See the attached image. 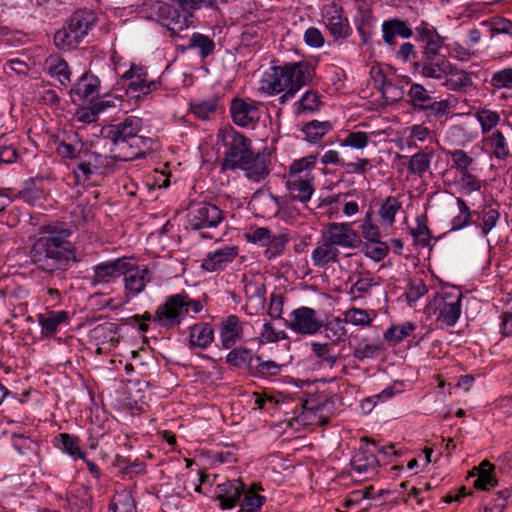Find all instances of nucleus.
<instances>
[{
	"label": "nucleus",
	"instance_id": "49530a36",
	"mask_svg": "<svg viewBox=\"0 0 512 512\" xmlns=\"http://www.w3.org/2000/svg\"><path fill=\"white\" fill-rule=\"evenodd\" d=\"M281 372V365L272 360L263 361L259 356V360H255L251 366L250 375L254 377L268 378L276 376Z\"/></svg>",
	"mask_w": 512,
	"mask_h": 512
},
{
	"label": "nucleus",
	"instance_id": "2eb2a0df",
	"mask_svg": "<svg viewBox=\"0 0 512 512\" xmlns=\"http://www.w3.org/2000/svg\"><path fill=\"white\" fill-rule=\"evenodd\" d=\"M125 265H127L126 258L99 263L93 267L91 285L96 287L114 282L122 276L123 271H125Z\"/></svg>",
	"mask_w": 512,
	"mask_h": 512
},
{
	"label": "nucleus",
	"instance_id": "9b49d317",
	"mask_svg": "<svg viewBox=\"0 0 512 512\" xmlns=\"http://www.w3.org/2000/svg\"><path fill=\"white\" fill-rule=\"evenodd\" d=\"M113 147L110 152L120 161H131L152 150V140L146 137H132L127 140H119L112 143Z\"/></svg>",
	"mask_w": 512,
	"mask_h": 512
},
{
	"label": "nucleus",
	"instance_id": "ea45409f",
	"mask_svg": "<svg viewBox=\"0 0 512 512\" xmlns=\"http://www.w3.org/2000/svg\"><path fill=\"white\" fill-rule=\"evenodd\" d=\"M295 105V112L297 115H308L317 112L320 109L322 102L317 92L307 91L295 103Z\"/></svg>",
	"mask_w": 512,
	"mask_h": 512
},
{
	"label": "nucleus",
	"instance_id": "680f3d73",
	"mask_svg": "<svg viewBox=\"0 0 512 512\" xmlns=\"http://www.w3.org/2000/svg\"><path fill=\"white\" fill-rule=\"evenodd\" d=\"M369 141L368 133L364 131L350 132L348 135L340 140L342 147H352L355 149H363L367 146Z\"/></svg>",
	"mask_w": 512,
	"mask_h": 512
},
{
	"label": "nucleus",
	"instance_id": "0e129e2a",
	"mask_svg": "<svg viewBox=\"0 0 512 512\" xmlns=\"http://www.w3.org/2000/svg\"><path fill=\"white\" fill-rule=\"evenodd\" d=\"M259 338L262 343H273L286 339L287 335L283 330H276L270 322H265Z\"/></svg>",
	"mask_w": 512,
	"mask_h": 512
},
{
	"label": "nucleus",
	"instance_id": "69168bd1",
	"mask_svg": "<svg viewBox=\"0 0 512 512\" xmlns=\"http://www.w3.org/2000/svg\"><path fill=\"white\" fill-rule=\"evenodd\" d=\"M364 253L367 257L375 260L381 261L388 254V246L386 243L381 241H373L369 242L364 247Z\"/></svg>",
	"mask_w": 512,
	"mask_h": 512
},
{
	"label": "nucleus",
	"instance_id": "f704fd0d",
	"mask_svg": "<svg viewBox=\"0 0 512 512\" xmlns=\"http://www.w3.org/2000/svg\"><path fill=\"white\" fill-rule=\"evenodd\" d=\"M351 466L358 474L369 473L375 471L378 460L372 452L360 449L353 455Z\"/></svg>",
	"mask_w": 512,
	"mask_h": 512
},
{
	"label": "nucleus",
	"instance_id": "de8ad7c7",
	"mask_svg": "<svg viewBox=\"0 0 512 512\" xmlns=\"http://www.w3.org/2000/svg\"><path fill=\"white\" fill-rule=\"evenodd\" d=\"M218 98L213 96L208 99L197 101L191 104V111L193 114L201 119L208 120L215 114L218 106Z\"/></svg>",
	"mask_w": 512,
	"mask_h": 512
},
{
	"label": "nucleus",
	"instance_id": "09e8293b",
	"mask_svg": "<svg viewBox=\"0 0 512 512\" xmlns=\"http://www.w3.org/2000/svg\"><path fill=\"white\" fill-rule=\"evenodd\" d=\"M110 510L112 512H137L134 499L130 492L122 490L114 495Z\"/></svg>",
	"mask_w": 512,
	"mask_h": 512
},
{
	"label": "nucleus",
	"instance_id": "ddd939ff",
	"mask_svg": "<svg viewBox=\"0 0 512 512\" xmlns=\"http://www.w3.org/2000/svg\"><path fill=\"white\" fill-rule=\"evenodd\" d=\"M322 236L334 247L355 248L360 243V237L350 223H330Z\"/></svg>",
	"mask_w": 512,
	"mask_h": 512
},
{
	"label": "nucleus",
	"instance_id": "a18cd8bd",
	"mask_svg": "<svg viewBox=\"0 0 512 512\" xmlns=\"http://www.w3.org/2000/svg\"><path fill=\"white\" fill-rule=\"evenodd\" d=\"M432 157V152H427L424 150L417 152L410 158L408 164L409 172L422 177L424 173L429 170Z\"/></svg>",
	"mask_w": 512,
	"mask_h": 512
},
{
	"label": "nucleus",
	"instance_id": "f257e3e1",
	"mask_svg": "<svg viewBox=\"0 0 512 512\" xmlns=\"http://www.w3.org/2000/svg\"><path fill=\"white\" fill-rule=\"evenodd\" d=\"M70 236L71 231L64 223L41 225L28 251L30 262L52 276L54 286L63 284L65 272L78 261Z\"/></svg>",
	"mask_w": 512,
	"mask_h": 512
},
{
	"label": "nucleus",
	"instance_id": "c03bdc74",
	"mask_svg": "<svg viewBox=\"0 0 512 512\" xmlns=\"http://www.w3.org/2000/svg\"><path fill=\"white\" fill-rule=\"evenodd\" d=\"M86 158L91 162V166L99 175H104L114 169L115 157L114 154L111 156L101 155L96 152H84Z\"/></svg>",
	"mask_w": 512,
	"mask_h": 512
},
{
	"label": "nucleus",
	"instance_id": "6e6552de",
	"mask_svg": "<svg viewBox=\"0 0 512 512\" xmlns=\"http://www.w3.org/2000/svg\"><path fill=\"white\" fill-rule=\"evenodd\" d=\"M147 71L143 67L131 65L130 68L122 74V79L127 80V94L137 101L144 100L152 91L157 90L159 82L147 79Z\"/></svg>",
	"mask_w": 512,
	"mask_h": 512
},
{
	"label": "nucleus",
	"instance_id": "a878e982",
	"mask_svg": "<svg viewBox=\"0 0 512 512\" xmlns=\"http://www.w3.org/2000/svg\"><path fill=\"white\" fill-rule=\"evenodd\" d=\"M315 177L287 178L286 186L293 200L302 203L309 201L314 193Z\"/></svg>",
	"mask_w": 512,
	"mask_h": 512
},
{
	"label": "nucleus",
	"instance_id": "4be33fe9",
	"mask_svg": "<svg viewBox=\"0 0 512 512\" xmlns=\"http://www.w3.org/2000/svg\"><path fill=\"white\" fill-rule=\"evenodd\" d=\"M339 253V249L322 236L312 251L311 259L315 267L326 268L329 264L338 262Z\"/></svg>",
	"mask_w": 512,
	"mask_h": 512
},
{
	"label": "nucleus",
	"instance_id": "c85d7f7f",
	"mask_svg": "<svg viewBox=\"0 0 512 512\" xmlns=\"http://www.w3.org/2000/svg\"><path fill=\"white\" fill-rule=\"evenodd\" d=\"M473 83L470 73L450 63V71L447 73L442 85L452 91H461Z\"/></svg>",
	"mask_w": 512,
	"mask_h": 512
},
{
	"label": "nucleus",
	"instance_id": "423d86ee",
	"mask_svg": "<svg viewBox=\"0 0 512 512\" xmlns=\"http://www.w3.org/2000/svg\"><path fill=\"white\" fill-rule=\"evenodd\" d=\"M462 292L458 289L442 291L425 307V313L434 319L438 328L454 326L461 315Z\"/></svg>",
	"mask_w": 512,
	"mask_h": 512
},
{
	"label": "nucleus",
	"instance_id": "aec40b11",
	"mask_svg": "<svg viewBox=\"0 0 512 512\" xmlns=\"http://www.w3.org/2000/svg\"><path fill=\"white\" fill-rule=\"evenodd\" d=\"M142 119L136 116H129L122 122L113 125L107 132V138L115 143L119 140H127L132 137H140L138 132L142 129Z\"/></svg>",
	"mask_w": 512,
	"mask_h": 512
},
{
	"label": "nucleus",
	"instance_id": "6ab92c4d",
	"mask_svg": "<svg viewBox=\"0 0 512 512\" xmlns=\"http://www.w3.org/2000/svg\"><path fill=\"white\" fill-rule=\"evenodd\" d=\"M100 80L93 74L84 73L70 90L73 103H81L98 94Z\"/></svg>",
	"mask_w": 512,
	"mask_h": 512
},
{
	"label": "nucleus",
	"instance_id": "774afa93",
	"mask_svg": "<svg viewBox=\"0 0 512 512\" xmlns=\"http://www.w3.org/2000/svg\"><path fill=\"white\" fill-rule=\"evenodd\" d=\"M499 212L497 209L488 208L482 211L481 231L486 236L497 224L499 220Z\"/></svg>",
	"mask_w": 512,
	"mask_h": 512
},
{
	"label": "nucleus",
	"instance_id": "9d476101",
	"mask_svg": "<svg viewBox=\"0 0 512 512\" xmlns=\"http://www.w3.org/2000/svg\"><path fill=\"white\" fill-rule=\"evenodd\" d=\"M322 21L334 40L346 39L351 34L349 20L342 6L332 2L323 6Z\"/></svg>",
	"mask_w": 512,
	"mask_h": 512
},
{
	"label": "nucleus",
	"instance_id": "b1692460",
	"mask_svg": "<svg viewBox=\"0 0 512 512\" xmlns=\"http://www.w3.org/2000/svg\"><path fill=\"white\" fill-rule=\"evenodd\" d=\"M242 336L243 327L237 316L231 315L221 324L220 340L223 348H232L242 339Z\"/></svg>",
	"mask_w": 512,
	"mask_h": 512
},
{
	"label": "nucleus",
	"instance_id": "37998d69",
	"mask_svg": "<svg viewBox=\"0 0 512 512\" xmlns=\"http://www.w3.org/2000/svg\"><path fill=\"white\" fill-rule=\"evenodd\" d=\"M407 96L409 98L410 105L414 108V110L418 111H423L432 99L426 88L418 83L411 85Z\"/></svg>",
	"mask_w": 512,
	"mask_h": 512
},
{
	"label": "nucleus",
	"instance_id": "603ef678",
	"mask_svg": "<svg viewBox=\"0 0 512 512\" xmlns=\"http://www.w3.org/2000/svg\"><path fill=\"white\" fill-rule=\"evenodd\" d=\"M401 207L402 204L396 197H387L379 209V215L383 222L392 225L395 222V215Z\"/></svg>",
	"mask_w": 512,
	"mask_h": 512
},
{
	"label": "nucleus",
	"instance_id": "0eeeda50",
	"mask_svg": "<svg viewBox=\"0 0 512 512\" xmlns=\"http://www.w3.org/2000/svg\"><path fill=\"white\" fill-rule=\"evenodd\" d=\"M188 225L193 230L217 227L224 219L223 211L213 203L191 204L188 212Z\"/></svg>",
	"mask_w": 512,
	"mask_h": 512
},
{
	"label": "nucleus",
	"instance_id": "3c124183",
	"mask_svg": "<svg viewBox=\"0 0 512 512\" xmlns=\"http://www.w3.org/2000/svg\"><path fill=\"white\" fill-rule=\"evenodd\" d=\"M415 330V325L411 322H404L402 324L393 325L384 333L387 341L397 344L407 338Z\"/></svg>",
	"mask_w": 512,
	"mask_h": 512
},
{
	"label": "nucleus",
	"instance_id": "39448f33",
	"mask_svg": "<svg viewBox=\"0 0 512 512\" xmlns=\"http://www.w3.org/2000/svg\"><path fill=\"white\" fill-rule=\"evenodd\" d=\"M96 24L97 16L92 10L79 9L72 13L64 26L54 34V43L64 51L74 49Z\"/></svg>",
	"mask_w": 512,
	"mask_h": 512
},
{
	"label": "nucleus",
	"instance_id": "cd10ccee",
	"mask_svg": "<svg viewBox=\"0 0 512 512\" xmlns=\"http://www.w3.org/2000/svg\"><path fill=\"white\" fill-rule=\"evenodd\" d=\"M244 293L249 301L263 308L266 301V286L262 276L244 277Z\"/></svg>",
	"mask_w": 512,
	"mask_h": 512
},
{
	"label": "nucleus",
	"instance_id": "f8f14e48",
	"mask_svg": "<svg viewBox=\"0 0 512 512\" xmlns=\"http://www.w3.org/2000/svg\"><path fill=\"white\" fill-rule=\"evenodd\" d=\"M156 13L158 21L167 29L171 37L182 38L181 33L189 28L188 18L166 3H157Z\"/></svg>",
	"mask_w": 512,
	"mask_h": 512
},
{
	"label": "nucleus",
	"instance_id": "e433bc0d",
	"mask_svg": "<svg viewBox=\"0 0 512 512\" xmlns=\"http://www.w3.org/2000/svg\"><path fill=\"white\" fill-rule=\"evenodd\" d=\"M188 49H197L202 59L212 55L215 50V42L212 38L199 32H195L189 38Z\"/></svg>",
	"mask_w": 512,
	"mask_h": 512
},
{
	"label": "nucleus",
	"instance_id": "a19ab883",
	"mask_svg": "<svg viewBox=\"0 0 512 512\" xmlns=\"http://www.w3.org/2000/svg\"><path fill=\"white\" fill-rule=\"evenodd\" d=\"M332 125L329 121L313 120L303 126L302 131L305 139L311 143L320 141L330 130Z\"/></svg>",
	"mask_w": 512,
	"mask_h": 512
},
{
	"label": "nucleus",
	"instance_id": "338daca9",
	"mask_svg": "<svg viewBox=\"0 0 512 512\" xmlns=\"http://www.w3.org/2000/svg\"><path fill=\"white\" fill-rule=\"evenodd\" d=\"M490 84L494 89L512 87V68H504L492 75Z\"/></svg>",
	"mask_w": 512,
	"mask_h": 512
},
{
	"label": "nucleus",
	"instance_id": "393cba45",
	"mask_svg": "<svg viewBox=\"0 0 512 512\" xmlns=\"http://www.w3.org/2000/svg\"><path fill=\"white\" fill-rule=\"evenodd\" d=\"M68 313L64 310H45L37 315V321L41 327L42 335L52 337L58 331V327L62 323L68 321Z\"/></svg>",
	"mask_w": 512,
	"mask_h": 512
},
{
	"label": "nucleus",
	"instance_id": "864d4df0",
	"mask_svg": "<svg viewBox=\"0 0 512 512\" xmlns=\"http://www.w3.org/2000/svg\"><path fill=\"white\" fill-rule=\"evenodd\" d=\"M475 117L481 126L482 133H488L495 128L499 121L500 116L496 111L490 109H480L475 113Z\"/></svg>",
	"mask_w": 512,
	"mask_h": 512
},
{
	"label": "nucleus",
	"instance_id": "5fc2aeb1",
	"mask_svg": "<svg viewBox=\"0 0 512 512\" xmlns=\"http://www.w3.org/2000/svg\"><path fill=\"white\" fill-rule=\"evenodd\" d=\"M459 214L455 216L452 221V230H460L471 223L472 212L467 206L466 202L458 197L456 198Z\"/></svg>",
	"mask_w": 512,
	"mask_h": 512
},
{
	"label": "nucleus",
	"instance_id": "58836bf2",
	"mask_svg": "<svg viewBox=\"0 0 512 512\" xmlns=\"http://www.w3.org/2000/svg\"><path fill=\"white\" fill-rule=\"evenodd\" d=\"M345 322L339 317L333 318L328 321L324 327L325 337L330 340L329 344L337 345L347 338V330L345 328Z\"/></svg>",
	"mask_w": 512,
	"mask_h": 512
},
{
	"label": "nucleus",
	"instance_id": "13d9d810",
	"mask_svg": "<svg viewBox=\"0 0 512 512\" xmlns=\"http://www.w3.org/2000/svg\"><path fill=\"white\" fill-rule=\"evenodd\" d=\"M242 494L243 498L239 502L242 510L246 512H257L264 504L265 497L257 494L252 489Z\"/></svg>",
	"mask_w": 512,
	"mask_h": 512
},
{
	"label": "nucleus",
	"instance_id": "79ce46f5",
	"mask_svg": "<svg viewBox=\"0 0 512 512\" xmlns=\"http://www.w3.org/2000/svg\"><path fill=\"white\" fill-rule=\"evenodd\" d=\"M486 145L497 159H506L509 156V145L501 131H495L485 140Z\"/></svg>",
	"mask_w": 512,
	"mask_h": 512
},
{
	"label": "nucleus",
	"instance_id": "4468645a",
	"mask_svg": "<svg viewBox=\"0 0 512 512\" xmlns=\"http://www.w3.org/2000/svg\"><path fill=\"white\" fill-rule=\"evenodd\" d=\"M230 113L233 122L240 127H254L260 119V111L251 100L235 98L231 102Z\"/></svg>",
	"mask_w": 512,
	"mask_h": 512
},
{
	"label": "nucleus",
	"instance_id": "c9c22d12",
	"mask_svg": "<svg viewBox=\"0 0 512 512\" xmlns=\"http://www.w3.org/2000/svg\"><path fill=\"white\" fill-rule=\"evenodd\" d=\"M54 444L56 447L74 458L85 457V452H83L80 447V439L75 435L60 433L54 438Z\"/></svg>",
	"mask_w": 512,
	"mask_h": 512
},
{
	"label": "nucleus",
	"instance_id": "dca6fc26",
	"mask_svg": "<svg viewBox=\"0 0 512 512\" xmlns=\"http://www.w3.org/2000/svg\"><path fill=\"white\" fill-rule=\"evenodd\" d=\"M238 256V247L224 246L209 252L202 260L201 268L207 272H216L225 269L228 264Z\"/></svg>",
	"mask_w": 512,
	"mask_h": 512
},
{
	"label": "nucleus",
	"instance_id": "5701e85b",
	"mask_svg": "<svg viewBox=\"0 0 512 512\" xmlns=\"http://www.w3.org/2000/svg\"><path fill=\"white\" fill-rule=\"evenodd\" d=\"M382 34L384 43L388 46H394L397 36L408 39L413 35V31L405 21L392 18L382 23Z\"/></svg>",
	"mask_w": 512,
	"mask_h": 512
},
{
	"label": "nucleus",
	"instance_id": "412c9836",
	"mask_svg": "<svg viewBox=\"0 0 512 512\" xmlns=\"http://www.w3.org/2000/svg\"><path fill=\"white\" fill-rule=\"evenodd\" d=\"M450 61L445 57L435 60L418 61L415 67L421 76L438 80L443 84L447 73L450 71Z\"/></svg>",
	"mask_w": 512,
	"mask_h": 512
},
{
	"label": "nucleus",
	"instance_id": "c756f323",
	"mask_svg": "<svg viewBox=\"0 0 512 512\" xmlns=\"http://www.w3.org/2000/svg\"><path fill=\"white\" fill-rule=\"evenodd\" d=\"M45 69L48 74L56 77L59 82L66 86L70 83L71 72L68 63L57 55H50L45 61Z\"/></svg>",
	"mask_w": 512,
	"mask_h": 512
},
{
	"label": "nucleus",
	"instance_id": "f3484780",
	"mask_svg": "<svg viewBox=\"0 0 512 512\" xmlns=\"http://www.w3.org/2000/svg\"><path fill=\"white\" fill-rule=\"evenodd\" d=\"M149 269L146 266H134V264L127 259L125 271H123L125 289L132 295L141 293L146 284L149 282L148 278Z\"/></svg>",
	"mask_w": 512,
	"mask_h": 512
},
{
	"label": "nucleus",
	"instance_id": "052dcab7",
	"mask_svg": "<svg viewBox=\"0 0 512 512\" xmlns=\"http://www.w3.org/2000/svg\"><path fill=\"white\" fill-rule=\"evenodd\" d=\"M448 154L453 161V167L459 171V174L469 172V167L474 163L471 156L461 149L449 151Z\"/></svg>",
	"mask_w": 512,
	"mask_h": 512
},
{
	"label": "nucleus",
	"instance_id": "20e7f679",
	"mask_svg": "<svg viewBox=\"0 0 512 512\" xmlns=\"http://www.w3.org/2000/svg\"><path fill=\"white\" fill-rule=\"evenodd\" d=\"M203 309L201 301L192 299L182 292L167 296L154 312V324L164 329H173L179 326L190 314L199 313Z\"/></svg>",
	"mask_w": 512,
	"mask_h": 512
},
{
	"label": "nucleus",
	"instance_id": "72a5a7b5",
	"mask_svg": "<svg viewBox=\"0 0 512 512\" xmlns=\"http://www.w3.org/2000/svg\"><path fill=\"white\" fill-rule=\"evenodd\" d=\"M334 345L329 344L328 342L320 343V342H312L311 343V351L317 362L329 368H333L338 360V356L335 353Z\"/></svg>",
	"mask_w": 512,
	"mask_h": 512
},
{
	"label": "nucleus",
	"instance_id": "e2e57ef3",
	"mask_svg": "<svg viewBox=\"0 0 512 512\" xmlns=\"http://www.w3.org/2000/svg\"><path fill=\"white\" fill-rule=\"evenodd\" d=\"M17 197L22 199L27 204L34 206L40 200L45 198V192L42 188H39L36 185L32 184L26 187L25 189L19 191Z\"/></svg>",
	"mask_w": 512,
	"mask_h": 512
},
{
	"label": "nucleus",
	"instance_id": "a211bd4d",
	"mask_svg": "<svg viewBox=\"0 0 512 512\" xmlns=\"http://www.w3.org/2000/svg\"><path fill=\"white\" fill-rule=\"evenodd\" d=\"M243 492L244 484L239 480L217 484L215 489L216 498L220 501L222 509L233 508L240 501Z\"/></svg>",
	"mask_w": 512,
	"mask_h": 512
},
{
	"label": "nucleus",
	"instance_id": "1a4fd4ad",
	"mask_svg": "<svg viewBox=\"0 0 512 512\" xmlns=\"http://www.w3.org/2000/svg\"><path fill=\"white\" fill-rule=\"evenodd\" d=\"M286 327L302 335H315L323 328V322L317 312L310 307H299L289 314Z\"/></svg>",
	"mask_w": 512,
	"mask_h": 512
},
{
	"label": "nucleus",
	"instance_id": "4c0bfd02",
	"mask_svg": "<svg viewBox=\"0 0 512 512\" xmlns=\"http://www.w3.org/2000/svg\"><path fill=\"white\" fill-rule=\"evenodd\" d=\"M377 282L369 274L358 275L357 280L351 285L349 294L352 300L363 299L371 294V290Z\"/></svg>",
	"mask_w": 512,
	"mask_h": 512
},
{
	"label": "nucleus",
	"instance_id": "7ed1b4c3",
	"mask_svg": "<svg viewBox=\"0 0 512 512\" xmlns=\"http://www.w3.org/2000/svg\"><path fill=\"white\" fill-rule=\"evenodd\" d=\"M314 75V67L308 62L276 66L261 80L260 89L269 95L283 93L280 97L283 103L294 97L302 87L309 84Z\"/></svg>",
	"mask_w": 512,
	"mask_h": 512
},
{
	"label": "nucleus",
	"instance_id": "473e14b6",
	"mask_svg": "<svg viewBox=\"0 0 512 512\" xmlns=\"http://www.w3.org/2000/svg\"><path fill=\"white\" fill-rule=\"evenodd\" d=\"M82 141L77 133L67 136V139L60 141L56 147L57 154L62 159H77L82 156Z\"/></svg>",
	"mask_w": 512,
	"mask_h": 512
},
{
	"label": "nucleus",
	"instance_id": "2f4dec72",
	"mask_svg": "<svg viewBox=\"0 0 512 512\" xmlns=\"http://www.w3.org/2000/svg\"><path fill=\"white\" fill-rule=\"evenodd\" d=\"M255 360H259V356L254 355L250 349L241 346L232 349L226 356L228 365L237 368L246 367L249 373Z\"/></svg>",
	"mask_w": 512,
	"mask_h": 512
},
{
	"label": "nucleus",
	"instance_id": "4d7b16f0",
	"mask_svg": "<svg viewBox=\"0 0 512 512\" xmlns=\"http://www.w3.org/2000/svg\"><path fill=\"white\" fill-rule=\"evenodd\" d=\"M77 167L73 169L77 183H85L92 179L94 175H99L91 166V162L83 154Z\"/></svg>",
	"mask_w": 512,
	"mask_h": 512
},
{
	"label": "nucleus",
	"instance_id": "6e6d98bb",
	"mask_svg": "<svg viewBox=\"0 0 512 512\" xmlns=\"http://www.w3.org/2000/svg\"><path fill=\"white\" fill-rule=\"evenodd\" d=\"M343 321L355 326H367L372 318L366 310L360 308H350L343 313Z\"/></svg>",
	"mask_w": 512,
	"mask_h": 512
},
{
	"label": "nucleus",
	"instance_id": "8fccbe9b",
	"mask_svg": "<svg viewBox=\"0 0 512 512\" xmlns=\"http://www.w3.org/2000/svg\"><path fill=\"white\" fill-rule=\"evenodd\" d=\"M478 478L474 482V487L480 490H489L496 485V480L491 475L494 466L487 460L483 461L479 468Z\"/></svg>",
	"mask_w": 512,
	"mask_h": 512
},
{
	"label": "nucleus",
	"instance_id": "f03ea898",
	"mask_svg": "<svg viewBox=\"0 0 512 512\" xmlns=\"http://www.w3.org/2000/svg\"><path fill=\"white\" fill-rule=\"evenodd\" d=\"M217 138L224 147L222 171L241 169L249 180L257 183L269 175V158L255 153L252 141L245 135L232 126H225L218 131Z\"/></svg>",
	"mask_w": 512,
	"mask_h": 512
},
{
	"label": "nucleus",
	"instance_id": "bf43d9fd",
	"mask_svg": "<svg viewBox=\"0 0 512 512\" xmlns=\"http://www.w3.org/2000/svg\"><path fill=\"white\" fill-rule=\"evenodd\" d=\"M456 185L464 194H471L472 192L479 191L481 189V181L470 172L459 174Z\"/></svg>",
	"mask_w": 512,
	"mask_h": 512
},
{
	"label": "nucleus",
	"instance_id": "bb28decb",
	"mask_svg": "<svg viewBox=\"0 0 512 512\" xmlns=\"http://www.w3.org/2000/svg\"><path fill=\"white\" fill-rule=\"evenodd\" d=\"M214 340L212 326L205 322H199L189 328V344L191 348L206 349Z\"/></svg>",
	"mask_w": 512,
	"mask_h": 512
},
{
	"label": "nucleus",
	"instance_id": "7c9ffc66",
	"mask_svg": "<svg viewBox=\"0 0 512 512\" xmlns=\"http://www.w3.org/2000/svg\"><path fill=\"white\" fill-rule=\"evenodd\" d=\"M317 154H310L303 158L294 160L289 166L287 178H308L315 177L312 171L315 169Z\"/></svg>",
	"mask_w": 512,
	"mask_h": 512
}]
</instances>
